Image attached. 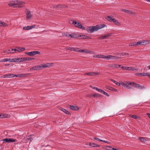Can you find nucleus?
Returning a JSON list of instances; mask_svg holds the SVG:
<instances>
[{"instance_id":"f257e3e1","label":"nucleus","mask_w":150,"mask_h":150,"mask_svg":"<svg viewBox=\"0 0 150 150\" xmlns=\"http://www.w3.org/2000/svg\"><path fill=\"white\" fill-rule=\"evenodd\" d=\"M14 2H15L14 3H10L8 4V5L10 7L13 8H21L22 7L21 5L24 4L23 2H22L18 1H16V2L14 1Z\"/></svg>"},{"instance_id":"f03ea898","label":"nucleus","mask_w":150,"mask_h":150,"mask_svg":"<svg viewBox=\"0 0 150 150\" xmlns=\"http://www.w3.org/2000/svg\"><path fill=\"white\" fill-rule=\"evenodd\" d=\"M106 19L110 21H113L114 23L117 25L120 26L121 25L120 23L117 20L115 19L112 18L109 16L107 17Z\"/></svg>"},{"instance_id":"7ed1b4c3","label":"nucleus","mask_w":150,"mask_h":150,"mask_svg":"<svg viewBox=\"0 0 150 150\" xmlns=\"http://www.w3.org/2000/svg\"><path fill=\"white\" fill-rule=\"evenodd\" d=\"M150 40H142L137 42V45H142L149 44Z\"/></svg>"},{"instance_id":"20e7f679","label":"nucleus","mask_w":150,"mask_h":150,"mask_svg":"<svg viewBox=\"0 0 150 150\" xmlns=\"http://www.w3.org/2000/svg\"><path fill=\"white\" fill-rule=\"evenodd\" d=\"M25 54H27L30 56H33L37 54H40V53L39 51H33L31 52H26Z\"/></svg>"},{"instance_id":"39448f33","label":"nucleus","mask_w":150,"mask_h":150,"mask_svg":"<svg viewBox=\"0 0 150 150\" xmlns=\"http://www.w3.org/2000/svg\"><path fill=\"white\" fill-rule=\"evenodd\" d=\"M82 29L86 30L88 33H91L94 31V26H89L87 27H83Z\"/></svg>"},{"instance_id":"423d86ee","label":"nucleus","mask_w":150,"mask_h":150,"mask_svg":"<svg viewBox=\"0 0 150 150\" xmlns=\"http://www.w3.org/2000/svg\"><path fill=\"white\" fill-rule=\"evenodd\" d=\"M121 68L122 69L128 71H137V69L132 67H122Z\"/></svg>"},{"instance_id":"0eeeda50","label":"nucleus","mask_w":150,"mask_h":150,"mask_svg":"<svg viewBox=\"0 0 150 150\" xmlns=\"http://www.w3.org/2000/svg\"><path fill=\"white\" fill-rule=\"evenodd\" d=\"M71 21L73 22L72 24L74 25L76 27L82 29L83 26L81 25L80 23L76 21Z\"/></svg>"},{"instance_id":"6e6552de","label":"nucleus","mask_w":150,"mask_h":150,"mask_svg":"<svg viewBox=\"0 0 150 150\" xmlns=\"http://www.w3.org/2000/svg\"><path fill=\"white\" fill-rule=\"evenodd\" d=\"M106 26L105 24H99L97 25L94 26V31H96L98 30L101 29Z\"/></svg>"},{"instance_id":"1a4fd4ad","label":"nucleus","mask_w":150,"mask_h":150,"mask_svg":"<svg viewBox=\"0 0 150 150\" xmlns=\"http://www.w3.org/2000/svg\"><path fill=\"white\" fill-rule=\"evenodd\" d=\"M44 66H41V65H39L30 68V70H39L44 68Z\"/></svg>"},{"instance_id":"9d476101","label":"nucleus","mask_w":150,"mask_h":150,"mask_svg":"<svg viewBox=\"0 0 150 150\" xmlns=\"http://www.w3.org/2000/svg\"><path fill=\"white\" fill-rule=\"evenodd\" d=\"M134 82H127L125 83H124L122 82L121 83V84L122 86H124L125 88H126L127 85H131V86H134Z\"/></svg>"},{"instance_id":"9b49d317","label":"nucleus","mask_w":150,"mask_h":150,"mask_svg":"<svg viewBox=\"0 0 150 150\" xmlns=\"http://www.w3.org/2000/svg\"><path fill=\"white\" fill-rule=\"evenodd\" d=\"M74 51L76 52H85L88 53L89 52L87 50H81L78 48H74Z\"/></svg>"},{"instance_id":"f8f14e48","label":"nucleus","mask_w":150,"mask_h":150,"mask_svg":"<svg viewBox=\"0 0 150 150\" xmlns=\"http://www.w3.org/2000/svg\"><path fill=\"white\" fill-rule=\"evenodd\" d=\"M30 74V73L24 74H15V76L19 78H22L28 76Z\"/></svg>"},{"instance_id":"ddd939ff","label":"nucleus","mask_w":150,"mask_h":150,"mask_svg":"<svg viewBox=\"0 0 150 150\" xmlns=\"http://www.w3.org/2000/svg\"><path fill=\"white\" fill-rule=\"evenodd\" d=\"M25 12L26 13V18H30L32 16V15L31 14L30 11L29 9H26L25 10Z\"/></svg>"},{"instance_id":"4468645a","label":"nucleus","mask_w":150,"mask_h":150,"mask_svg":"<svg viewBox=\"0 0 150 150\" xmlns=\"http://www.w3.org/2000/svg\"><path fill=\"white\" fill-rule=\"evenodd\" d=\"M15 76H16L15 74H8L4 75L3 76H1V77L3 78H10L13 77H15Z\"/></svg>"},{"instance_id":"2eb2a0df","label":"nucleus","mask_w":150,"mask_h":150,"mask_svg":"<svg viewBox=\"0 0 150 150\" xmlns=\"http://www.w3.org/2000/svg\"><path fill=\"white\" fill-rule=\"evenodd\" d=\"M112 35V34L111 33L106 34L100 37L99 38L100 39H106L110 36L111 35Z\"/></svg>"},{"instance_id":"dca6fc26","label":"nucleus","mask_w":150,"mask_h":150,"mask_svg":"<svg viewBox=\"0 0 150 150\" xmlns=\"http://www.w3.org/2000/svg\"><path fill=\"white\" fill-rule=\"evenodd\" d=\"M3 141L6 142H13L16 141V139H14L6 138L3 139Z\"/></svg>"},{"instance_id":"f3484780","label":"nucleus","mask_w":150,"mask_h":150,"mask_svg":"<svg viewBox=\"0 0 150 150\" xmlns=\"http://www.w3.org/2000/svg\"><path fill=\"white\" fill-rule=\"evenodd\" d=\"M105 57V59H106L108 60H109L110 59H116V56H112L111 55H108V56H104Z\"/></svg>"},{"instance_id":"a211bd4d","label":"nucleus","mask_w":150,"mask_h":150,"mask_svg":"<svg viewBox=\"0 0 150 150\" xmlns=\"http://www.w3.org/2000/svg\"><path fill=\"white\" fill-rule=\"evenodd\" d=\"M35 58L33 57H23L22 58V61L25 62L27 61H31L35 59Z\"/></svg>"},{"instance_id":"6ab92c4d","label":"nucleus","mask_w":150,"mask_h":150,"mask_svg":"<svg viewBox=\"0 0 150 150\" xmlns=\"http://www.w3.org/2000/svg\"><path fill=\"white\" fill-rule=\"evenodd\" d=\"M132 86L134 88H139V89H142L143 88V87L142 86L140 85L139 84L135 83H134V86Z\"/></svg>"},{"instance_id":"aec40b11","label":"nucleus","mask_w":150,"mask_h":150,"mask_svg":"<svg viewBox=\"0 0 150 150\" xmlns=\"http://www.w3.org/2000/svg\"><path fill=\"white\" fill-rule=\"evenodd\" d=\"M69 36L70 37L73 38H76L79 37V36L77 34H75L74 33L70 34Z\"/></svg>"},{"instance_id":"412c9836","label":"nucleus","mask_w":150,"mask_h":150,"mask_svg":"<svg viewBox=\"0 0 150 150\" xmlns=\"http://www.w3.org/2000/svg\"><path fill=\"white\" fill-rule=\"evenodd\" d=\"M70 109L73 110H76L79 109V108L78 107L76 106L71 105L70 106Z\"/></svg>"},{"instance_id":"4be33fe9","label":"nucleus","mask_w":150,"mask_h":150,"mask_svg":"<svg viewBox=\"0 0 150 150\" xmlns=\"http://www.w3.org/2000/svg\"><path fill=\"white\" fill-rule=\"evenodd\" d=\"M17 50H17L18 52L23 51L25 50V47H17Z\"/></svg>"},{"instance_id":"5701e85b","label":"nucleus","mask_w":150,"mask_h":150,"mask_svg":"<svg viewBox=\"0 0 150 150\" xmlns=\"http://www.w3.org/2000/svg\"><path fill=\"white\" fill-rule=\"evenodd\" d=\"M104 56H105V55L100 54L94 55V57L105 58V57Z\"/></svg>"},{"instance_id":"b1692460","label":"nucleus","mask_w":150,"mask_h":150,"mask_svg":"<svg viewBox=\"0 0 150 150\" xmlns=\"http://www.w3.org/2000/svg\"><path fill=\"white\" fill-rule=\"evenodd\" d=\"M61 110L66 114L69 115L70 114V112L64 108H61Z\"/></svg>"},{"instance_id":"393cba45","label":"nucleus","mask_w":150,"mask_h":150,"mask_svg":"<svg viewBox=\"0 0 150 150\" xmlns=\"http://www.w3.org/2000/svg\"><path fill=\"white\" fill-rule=\"evenodd\" d=\"M121 11L125 12L127 13H132V12L130 11V10H127L125 9H121Z\"/></svg>"},{"instance_id":"a878e982","label":"nucleus","mask_w":150,"mask_h":150,"mask_svg":"<svg viewBox=\"0 0 150 150\" xmlns=\"http://www.w3.org/2000/svg\"><path fill=\"white\" fill-rule=\"evenodd\" d=\"M112 81L114 83H115L116 85H117V86H119L120 85V83H119L118 82L114 80L113 79H111L110 80Z\"/></svg>"},{"instance_id":"bb28decb","label":"nucleus","mask_w":150,"mask_h":150,"mask_svg":"<svg viewBox=\"0 0 150 150\" xmlns=\"http://www.w3.org/2000/svg\"><path fill=\"white\" fill-rule=\"evenodd\" d=\"M138 138L142 142H145L146 141V139L144 137H140Z\"/></svg>"},{"instance_id":"cd10ccee","label":"nucleus","mask_w":150,"mask_h":150,"mask_svg":"<svg viewBox=\"0 0 150 150\" xmlns=\"http://www.w3.org/2000/svg\"><path fill=\"white\" fill-rule=\"evenodd\" d=\"M115 64H111L108 65V67L110 68H115Z\"/></svg>"},{"instance_id":"c85d7f7f","label":"nucleus","mask_w":150,"mask_h":150,"mask_svg":"<svg viewBox=\"0 0 150 150\" xmlns=\"http://www.w3.org/2000/svg\"><path fill=\"white\" fill-rule=\"evenodd\" d=\"M147 76L149 78H150V73H143L142 76Z\"/></svg>"},{"instance_id":"c756f323","label":"nucleus","mask_w":150,"mask_h":150,"mask_svg":"<svg viewBox=\"0 0 150 150\" xmlns=\"http://www.w3.org/2000/svg\"><path fill=\"white\" fill-rule=\"evenodd\" d=\"M23 29L24 30H29L31 29L30 26H27L23 27Z\"/></svg>"},{"instance_id":"7c9ffc66","label":"nucleus","mask_w":150,"mask_h":150,"mask_svg":"<svg viewBox=\"0 0 150 150\" xmlns=\"http://www.w3.org/2000/svg\"><path fill=\"white\" fill-rule=\"evenodd\" d=\"M57 8H63L65 7V6L64 5H63L62 4H58L57 5Z\"/></svg>"},{"instance_id":"2f4dec72","label":"nucleus","mask_w":150,"mask_h":150,"mask_svg":"<svg viewBox=\"0 0 150 150\" xmlns=\"http://www.w3.org/2000/svg\"><path fill=\"white\" fill-rule=\"evenodd\" d=\"M85 75H87L89 76H93L94 75V72H88L84 74Z\"/></svg>"},{"instance_id":"473e14b6","label":"nucleus","mask_w":150,"mask_h":150,"mask_svg":"<svg viewBox=\"0 0 150 150\" xmlns=\"http://www.w3.org/2000/svg\"><path fill=\"white\" fill-rule=\"evenodd\" d=\"M16 62H23L22 61V58H18L16 59Z\"/></svg>"},{"instance_id":"72a5a7b5","label":"nucleus","mask_w":150,"mask_h":150,"mask_svg":"<svg viewBox=\"0 0 150 150\" xmlns=\"http://www.w3.org/2000/svg\"><path fill=\"white\" fill-rule=\"evenodd\" d=\"M94 89H96V90L98 91L99 92L103 93V91L101 89H98V88L97 87H94Z\"/></svg>"},{"instance_id":"f704fd0d","label":"nucleus","mask_w":150,"mask_h":150,"mask_svg":"<svg viewBox=\"0 0 150 150\" xmlns=\"http://www.w3.org/2000/svg\"><path fill=\"white\" fill-rule=\"evenodd\" d=\"M9 60L8 61L10 62H16V60H15L16 59H11L10 58L8 59Z\"/></svg>"},{"instance_id":"c9c22d12","label":"nucleus","mask_w":150,"mask_h":150,"mask_svg":"<svg viewBox=\"0 0 150 150\" xmlns=\"http://www.w3.org/2000/svg\"><path fill=\"white\" fill-rule=\"evenodd\" d=\"M137 45V42L130 43L129 45V46H135Z\"/></svg>"},{"instance_id":"e433bc0d","label":"nucleus","mask_w":150,"mask_h":150,"mask_svg":"<svg viewBox=\"0 0 150 150\" xmlns=\"http://www.w3.org/2000/svg\"><path fill=\"white\" fill-rule=\"evenodd\" d=\"M9 60L7 58H5L1 60L0 62H7Z\"/></svg>"},{"instance_id":"4c0bfd02","label":"nucleus","mask_w":150,"mask_h":150,"mask_svg":"<svg viewBox=\"0 0 150 150\" xmlns=\"http://www.w3.org/2000/svg\"><path fill=\"white\" fill-rule=\"evenodd\" d=\"M118 54L122 56H124V55H128L129 54L128 53H122L120 54Z\"/></svg>"},{"instance_id":"58836bf2","label":"nucleus","mask_w":150,"mask_h":150,"mask_svg":"<svg viewBox=\"0 0 150 150\" xmlns=\"http://www.w3.org/2000/svg\"><path fill=\"white\" fill-rule=\"evenodd\" d=\"M5 117H6V115H3L2 114H0V118H2Z\"/></svg>"},{"instance_id":"ea45409f","label":"nucleus","mask_w":150,"mask_h":150,"mask_svg":"<svg viewBox=\"0 0 150 150\" xmlns=\"http://www.w3.org/2000/svg\"><path fill=\"white\" fill-rule=\"evenodd\" d=\"M51 64H46V65H41V66H44V67H49L51 66Z\"/></svg>"},{"instance_id":"a19ab883","label":"nucleus","mask_w":150,"mask_h":150,"mask_svg":"<svg viewBox=\"0 0 150 150\" xmlns=\"http://www.w3.org/2000/svg\"><path fill=\"white\" fill-rule=\"evenodd\" d=\"M106 149L107 150H112V147L108 146L106 147Z\"/></svg>"},{"instance_id":"79ce46f5","label":"nucleus","mask_w":150,"mask_h":150,"mask_svg":"<svg viewBox=\"0 0 150 150\" xmlns=\"http://www.w3.org/2000/svg\"><path fill=\"white\" fill-rule=\"evenodd\" d=\"M143 74V73H137L136 74V75L139 76H142Z\"/></svg>"},{"instance_id":"37998d69","label":"nucleus","mask_w":150,"mask_h":150,"mask_svg":"<svg viewBox=\"0 0 150 150\" xmlns=\"http://www.w3.org/2000/svg\"><path fill=\"white\" fill-rule=\"evenodd\" d=\"M131 117L134 119H136L138 117V116L137 115H133L131 116Z\"/></svg>"},{"instance_id":"c03bdc74","label":"nucleus","mask_w":150,"mask_h":150,"mask_svg":"<svg viewBox=\"0 0 150 150\" xmlns=\"http://www.w3.org/2000/svg\"><path fill=\"white\" fill-rule=\"evenodd\" d=\"M13 52H10V53H14L15 52H16V51L18 52V51L17 50H17V47L16 48L13 49Z\"/></svg>"},{"instance_id":"a18cd8bd","label":"nucleus","mask_w":150,"mask_h":150,"mask_svg":"<svg viewBox=\"0 0 150 150\" xmlns=\"http://www.w3.org/2000/svg\"><path fill=\"white\" fill-rule=\"evenodd\" d=\"M13 48H10L8 49V52H13Z\"/></svg>"},{"instance_id":"49530a36","label":"nucleus","mask_w":150,"mask_h":150,"mask_svg":"<svg viewBox=\"0 0 150 150\" xmlns=\"http://www.w3.org/2000/svg\"><path fill=\"white\" fill-rule=\"evenodd\" d=\"M102 93H103V94L104 95H105L108 96H109V95L107 92H105L104 91H103V92Z\"/></svg>"},{"instance_id":"de8ad7c7","label":"nucleus","mask_w":150,"mask_h":150,"mask_svg":"<svg viewBox=\"0 0 150 150\" xmlns=\"http://www.w3.org/2000/svg\"><path fill=\"white\" fill-rule=\"evenodd\" d=\"M121 66L120 65L115 64V68H118Z\"/></svg>"},{"instance_id":"09e8293b","label":"nucleus","mask_w":150,"mask_h":150,"mask_svg":"<svg viewBox=\"0 0 150 150\" xmlns=\"http://www.w3.org/2000/svg\"><path fill=\"white\" fill-rule=\"evenodd\" d=\"M70 34H69L68 33H64V35L66 36V37H69V35Z\"/></svg>"},{"instance_id":"8fccbe9b","label":"nucleus","mask_w":150,"mask_h":150,"mask_svg":"<svg viewBox=\"0 0 150 150\" xmlns=\"http://www.w3.org/2000/svg\"><path fill=\"white\" fill-rule=\"evenodd\" d=\"M86 96L89 97H91L94 96V94H91V95H89V94L87 95H86Z\"/></svg>"},{"instance_id":"3c124183","label":"nucleus","mask_w":150,"mask_h":150,"mask_svg":"<svg viewBox=\"0 0 150 150\" xmlns=\"http://www.w3.org/2000/svg\"><path fill=\"white\" fill-rule=\"evenodd\" d=\"M94 139L97 140V141H99L100 142H102V140L100 139H98V138H97L96 137H94Z\"/></svg>"},{"instance_id":"603ef678","label":"nucleus","mask_w":150,"mask_h":150,"mask_svg":"<svg viewBox=\"0 0 150 150\" xmlns=\"http://www.w3.org/2000/svg\"><path fill=\"white\" fill-rule=\"evenodd\" d=\"M74 47H70L69 50L71 51H74Z\"/></svg>"},{"instance_id":"864d4df0","label":"nucleus","mask_w":150,"mask_h":150,"mask_svg":"<svg viewBox=\"0 0 150 150\" xmlns=\"http://www.w3.org/2000/svg\"><path fill=\"white\" fill-rule=\"evenodd\" d=\"M102 142H105V143H107L108 144H110V142H109L108 141H106L102 140Z\"/></svg>"},{"instance_id":"5fc2aeb1","label":"nucleus","mask_w":150,"mask_h":150,"mask_svg":"<svg viewBox=\"0 0 150 150\" xmlns=\"http://www.w3.org/2000/svg\"><path fill=\"white\" fill-rule=\"evenodd\" d=\"M99 96H100V95L99 94L97 93H94V97Z\"/></svg>"},{"instance_id":"6e6d98bb","label":"nucleus","mask_w":150,"mask_h":150,"mask_svg":"<svg viewBox=\"0 0 150 150\" xmlns=\"http://www.w3.org/2000/svg\"><path fill=\"white\" fill-rule=\"evenodd\" d=\"M100 146V145L94 143V147H99Z\"/></svg>"},{"instance_id":"4d7b16f0","label":"nucleus","mask_w":150,"mask_h":150,"mask_svg":"<svg viewBox=\"0 0 150 150\" xmlns=\"http://www.w3.org/2000/svg\"><path fill=\"white\" fill-rule=\"evenodd\" d=\"M3 24H5V23H4V22H2L1 21L0 22V26H2Z\"/></svg>"},{"instance_id":"13d9d810","label":"nucleus","mask_w":150,"mask_h":150,"mask_svg":"<svg viewBox=\"0 0 150 150\" xmlns=\"http://www.w3.org/2000/svg\"><path fill=\"white\" fill-rule=\"evenodd\" d=\"M35 26H36L35 25H32V26H30L31 29H32L33 28H35Z\"/></svg>"},{"instance_id":"bf43d9fd","label":"nucleus","mask_w":150,"mask_h":150,"mask_svg":"<svg viewBox=\"0 0 150 150\" xmlns=\"http://www.w3.org/2000/svg\"><path fill=\"white\" fill-rule=\"evenodd\" d=\"M89 145L90 146H91L93 147H94V143L91 144V143H90L89 144Z\"/></svg>"},{"instance_id":"052dcab7","label":"nucleus","mask_w":150,"mask_h":150,"mask_svg":"<svg viewBox=\"0 0 150 150\" xmlns=\"http://www.w3.org/2000/svg\"><path fill=\"white\" fill-rule=\"evenodd\" d=\"M126 88L128 89H130L132 88V87L131 86H129V85H127V87Z\"/></svg>"},{"instance_id":"680f3d73","label":"nucleus","mask_w":150,"mask_h":150,"mask_svg":"<svg viewBox=\"0 0 150 150\" xmlns=\"http://www.w3.org/2000/svg\"><path fill=\"white\" fill-rule=\"evenodd\" d=\"M99 72H94V75H98L100 74Z\"/></svg>"},{"instance_id":"e2e57ef3","label":"nucleus","mask_w":150,"mask_h":150,"mask_svg":"<svg viewBox=\"0 0 150 150\" xmlns=\"http://www.w3.org/2000/svg\"><path fill=\"white\" fill-rule=\"evenodd\" d=\"M3 52L4 53L8 52V53H10V52H8V50H4Z\"/></svg>"},{"instance_id":"0e129e2a","label":"nucleus","mask_w":150,"mask_h":150,"mask_svg":"<svg viewBox=\"0 0 150 150\" xmlns=\"http://www.w3.org/2000/svg\"><path fill=\"white\" fill-rule=\"evenodd\" d=\"M27 139L28 140H30V141H32V140H33V139L31 137H29V138H28Z\"/></svg>"},{"instance_id":"69168bd1","label":"nucleus","mask_w":150,"mask_h":150,"mask_svg":"<svg viewBox=\"0 0 150 150\" xmlns=\"http://www.w3.org/2000/svg\"><path fill=\"white\" fill-rule=\"evenodd\" d=\"M147 115L148 116V117L150 118V114L149 113H146Z\"/></svg>"},{"instance_id":"338daca9","label":"nucleus","mask_w":150,"mask_h":150,"mask_svg":"<svg viewBox=\"0 0 150 150\" xmlns=\"http://www.w3.org/2000/svg\"><path fill=\"white\" fill-rule=\"evenodd\" d=\"M7 24H6V23H5V24H3V25H2V26H7Z\"/></svg>"},{"instance_id":"774afa93","label":"nucleus","mask_w":150,"mask_h":150,"mask_svg":"<svg viewBox=\"0 0 150 150\" xmlns=\"http://www.w3.org/2000/svg\"><path fill=\"white\" fill-rule=\"evenodd\" d=\"M70 47H66V49L67 50H69Z\"/></svg>"}]
</instances>
